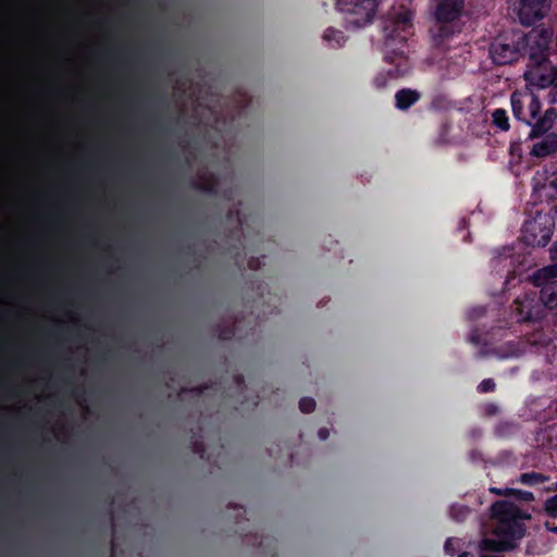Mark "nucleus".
Here are the masks:
<instances>
[{
  "label": "nucleus",
  "mask_w": 557,
  "mask_h": 557,
  "mask_svg": "<svg viewBox=\"0 0 557 557\" xmlns=\"http://www.w3.org/2000/svg\"><path fill=\"white\" fill-rule=\"evenodd\" d=\"M554 29L552 27H535L528 34L520 29L502 32L490 46V55L497 65H507L518 61L528 52L531 67V54L537 52L550 55Z\"/></svg>",
  "instance_id": "f257e3e1"
},
{
  "label": "nucleus",
  "mask_w": 557,
  "mask_h": 557,
  "mask_svg": "<svg viewBox=\"0 0 557 557\" xmlns=\"http://www.w3.org/2000/svg\"><path fill=\"white\" fill-rule=\"evenodd\" d=\"M491 516L495 521L493 536L480 542V557H500L499 553L515 549L525 535L523 520L530 518V515L508 500L495 502L491 507Z\"/></svg>",
  "instance_id": "f03ea898"
},
{
  "label": "nucleus",
  "mask_w": 557,
  "mask_h": 557,
  "mask_svg": "<svg viewBox=\"0 0 557 557\" xmlns=\"http://www.w3.org/2000/svg\"><path fill=\"white\" fill-rule=\"evenodd\" d=\"M527 83L544 94L541 96L548 104L557 103V70L549 55L537 52L531 54V67L524 73Z\"/></svg>",
  "instance_id": "7ed1b4c3"
},
{
  "label": "nucleus",
  "mask_w": 557,
  "mask_h": 557,
  "mask_svg": "<svg viewBox=\"0 0 557 557\" xmlns=\"http://www.w3.org/2000/svg\"><path fill=\"white\" fill-rule=\"evenodd\" d=\"M379 7L377 0H336V8L345 14L347 28H362L373 22Z\"/></svg>",
  "instance_id": "20e7f679"
},
{
  "label": "nucleus",
  "mask_w": 557,
  "mask_h": 557,
  "mask_svg": "<svg viewBox=\"0 0 557 557\" xmlns=\"http://www.w3.org/2000/svg\"><path fill=\"white\" fill-rule=\"evenodd\" d=\"M554 219L547 213L537 212L527 220L522 226V238L528 246L545 247L554 232Z\"/></svg>",
  "instance_id": "39448f33"
},
{
  "label": "nucleus",
  "mask_w": 557,
  "mask_h": 557,
  "mask_svg": "<svg viewBox=\"0 0 557 557\" xmlns=\"http://www.w3.org/2000/svg\"><path fill=\"white\" fill-rule=\"evenodd\" d=\"M534 286L541 287L539 300L548 309L557 307V263L536 270L531 276Z\"/></svg>",
  "instance_id": "423d86ee"
},
{
  "label": "nucleus",
  "mask_w": 557,
  "mask_h": 557,
  "mask_svg": "<svg viewBox=\"0 0 557 557\" xmlns=\"http://www.w3.org/2000/svg\"><path fill=\"white\" fill-rule=\"evenodd\" d=\"M518 259L519 256H515L512 247H504L502 250H497L491 260L492 270L500 277L505 276L504 285L506 289L517 278L516 264Z\"/></svg>",
  "instance_id": "0eeeda50"
},
{
  "label": "nucleus",
  "mask_w": 557,
  "mask_h": 557,
  "mask_svg": "<svg viewBox=\"0 0 557 557\" xmlns=\"http://www.w3.org/2000/svg\"><path fill=\"white\" fill-rule=\"evenodd\" d=\"M550 8V0H520L518 16L524 26L543 20Z\"/></svg>",
  "instance_id": "6e6552de"
},
{
  "label": "nucleus",
  "mask_w": 557,
  "mask_h": 557,
  "mask_svg": "<svg viewBox=\"0 0 557 557\" xmlns=\"http://www.w3.org/2000/svg\"><path fill=\"white\" fill-rule=\"evenodd\" d=\"M412 14L410 11H404L395 16L384 26L385 37L388 40L406 41L410 34Z\"/></svg>",
  "instance_id": "1a4fd4ad"
},
{
  "label": "nucleus",
  "mask_w": 557,
  "mask_h": 557,
  "mask_svg": "<svg viewBox=\"0 0 557 557\" xmlns=\"http://www.w3.org/2000/svg\"><path fill=\"white\" fill-rule=\"evenodd\" d=\"M465 0H437L434 17L437 23H450L458 20L463 10Z\"/></svg>",
  "instance_id": "9d476101"
},
{
  "label": "nucleus",
  "mask_w": 557,
  "mask_h": 557,
  "mask_svg": "<svg viewBox=\"0 0 557 557\" xmlns=\"http://www.w3.org/2000/svg\"><path fill=\"white\" fill-rule=\"evenodd\" d=\"M226 223L234 224L233 228L230 230L228 237L237 242L235 246L239 249L242 245V235L245 233V225L247 224V216L240 213V210L237 208L230 209L225 216Z\"/></svg>",
  "instance_id": "9b49d317"
},
{
  "label": "nucleus",
  "mask_w": 557,
  "mask_h": 557,
  "mask_svg": "<svg viewBox=\"0 0 557 557\" xmlns=\"http://www.w3.org/2000/svg\"><path fill=\"white\" fill-rule=\"evenodd\" d=\"M556 120L557 109L550 107L534 122L530 131L529 138L534 139L544 136L549 129H552Z\"/></svg>",
  "instance_id": "f8f14e48"
},
{
  "label": "nucleus",
  "mask_w": 557,
  "mask_h": 557,
  "mask_svg": "<svg viewBox=\"0 0 557 557\" xmlns=\"http://www.w3.org/2000/svg\"><path fill=\"white\" fill-rule=\"evenodd\" d=\"M190 188L202 191L208 195L218 196L220 178L215 173L209 172L201 175L198 180L190 181Z\"/></svg>",
  "instance_id": "ddd939ff"
},
{
  "label": "nucleus",
  "mask_w": 557,
  "mask_h": 557,
  "mask_svg": "<svg viewBox=\"0 0 557 557\" xmlns=\"http://www.w3.org/2000/svg\"><path fill=\"white\" fill-rule=\"evenodd\" d=\"M557 152V133H546L544 138L535 143L531 149V156L542 159Z\"/></svg>",
  "instance_id": "4468645a"
},
{
  "label": "nucleus",
  "mask_w": 557,
  "mask_h": 557,
  "mask_svg": "<svg viewBox=\"0 0 557 557\" xmlns=\"http://www.w3.org/2000/svg\"><path fill=\"white\" fill-rule=\"evenodd\" d=\"M240 535L244 537V542H246L248 545H252L262 549L264 554H269L272 557L277 555L276 540L270 539L269 536H263V534L259 535L258 532L251 536L250 533H244L243 531Z\"/></svg>",
  "instance_id": "2eb2a0df"
},
{
  "label": "nucleus",
  "mask_w": 557,
  "mask_h": 557,
  "mask_svg": "<svg viewBox=\"0 0 557 557\" xmlns=\"http://www.w3.org/2000/svg\"><path fill=\"white\" fill-rule=\"evenodd\" d=\"M536 301V293L525 294L523 298L518 297L515 300V310L519 320L534 321L536 318L533 313L534 304Z\"/></svg>",
  "instance_id": "dca6fc26"
},
{
  "label": "nucleus",
  "mask_w": 557,
  "mask_h": 557,
  "mask_svg": "<svg viewBox=\"0 0 557 557\" xmlns=\"http://www.w3.org/2000/svg\"><path fill=\"white\" fill-rule=\"evenodd\" d=\"M234 383L236 385L237 396L234 400L235 403V410H245L249 408H255L259 404V396L255 395L251 400L246 399L243 394L246 392V384L245 379L242 374H237L234 376Z\"/></svg>",
  "instance_id": "f3484780"
},
{
  "label": "nucleus",
  "mask_w": 557,
  "mask_h": 557,
  "mask_svg": "<svg viewBox=\"0 0 557 557\" xmlns=\"http://www.w3.org/2000/svg\"><path fill=\"white\" fill-rule=\"evenodd\" d=\"M421 98V94L411 88H401L395 94V106L397 109L405 111L417 103Z\"/></svg>",
  "instance_id": "a211bd4d"
},
{
  "label": "nucleus",
  "mask_w": 557,
  "mask_h": 557,
  "mask_svg": "<svg viewBox=\"0 0 557 557\" xmlns=\"http://www.w3.org/2000/svg\"><path fill=\"white\" fill-rule=\"evenodd\" d=\"M219 389L220 386L216 382H210L195 387H182L180 391V396L190 395L196 400H200L207 391H212L215 394L219 392Z\"/></svg>",
  "instance_id": "6ab92c4d"
},
{
  "label": "nucleus",
  "mask_w": 557,
  "mask_h": 557,
  "mask_svg": "<svg viewBox=\"0 0 557 557\" xmlns=\"http://www.w3.org/2000/svg\"><path fill=\"white\" fill-rule=\"evenodd\" d=\"M530 101L528 104V121L527 125L531 126L534 124V122L540 117L542 112V97L540 94L531 92L529 95Z\"/></svg>",
  "instance_id": "aec40b11"
},
{
  "label": "nucleus",
  "mask_w": 557,
  "mask_h": 557,
  "mask_svg": "<svg viewBox=\"0 0 557 557\" xmlns=\"http://www.w3.org/2000/svg\"><path fill=\"white\" fill-rule=\"evenodd\" d=\"M239 323L240 321L239 320H235L232 324L230 325H218L216 326V334H218V337L221 339V341H230V339H233V338H242V334L239 332Z\"/></svg>",
  "instance_id": "412c9836"
},
{
  "label": "nucleus",
  "mask_w": 557,
  "mask_h": 557,
  "mask_svg": "<svg viewBox=\"0 0 557 557\" xmlns=\"http://www.w3.org/2000/svg\"><path fill=\"white\" fill-rule=\"evenodd\" d=\"M510 102L513 116L527 124L528 113H524V102L521 94L513 92L510 97Z\"/></svg>",
  "instance_id": "4be33fe9"
},
{
  "label": "nucleus",
  "mask_w": 557,
  "mask_h": 557,
  "mask_svg": "<svg viewBox=\"0 0 557 557\" xmlns=\"http://www.w3.org/2000/svg\"><path fill=\"white\" fill-rule=\"evenodd\" d=\"M323 39L327 41L333 48H341L346 41V37L344 36L343 32L335 29L334 27H329L325 29Z\"/></svg>",
  "instance_id": "5701e85b"
},
{
  "label": "nucleus",
  "mask_w": 557,
  "mask_h": 557,
  "mask_svg": "<svg viewBox=\"0 0 557 557\" xmlns=\"http://www.w3.org/2000/svg\"><path fill=\"white\" fill-rule=\"evenodd\" d=\"M548 481V476L540 472L521 473L519 482L529 486H534Z\"/></svg>",
  "instance_id": "b1692460"
},
{
  "label": "nucleus",
  "mask_w": 557,
  "mask_h": 557,
  "mask_svg": "<svg viewBox=\"0 0 557 557\" xmlns=\"http://www.w3.org/2000/svg\"><path fill=\"white\" fill-rule=\"evenodd\" d=\"M492 122L496 127L504 132L508 131L510 127L507 112L504 109H496L493 111Z\"/></svg>",
  "instance_id": "393cba45"
},
{
  "label": "nucleus",
  "mask_w": 557,
  "mask_h": 557,
  "mask_svg": "<svg viewBox=\"0 0 557 557\" xmlns=\"http://www.w3.org/2000/svg\"><path fill=\"white\" fill-rule=\"evenodd\" d=\"M191 450L194 454L198 455L200 459L210 462V456L207 455V449L203 441L200 437H195L191 442Z\"/></svg>",
  "instance_id": "a878e982"
},
{
  "label": "nucleus",
  "mask_w": 557,
  "mask_h": 557,
  "mask_svg": "<svg viewBox=\"0 0 557 557\" xmlns=\"http://www.w3.org/2000/svg\"><path fill=\"white\" fill-rule=\"evenodd\" d=\"M397 72L398 70H389L387 72V75H385L384 73H379L374 79H373V84L374 86L377 88V89H382L384 87H386L387 85V78L391 77V78H395L397 76Z\"/></svg>",
  "instance_id": "bb28decb"
},
{
  "label": "nucleus",
  "mask_w": 557,
  "mask_h": 557,
  "mask_svg": "<svg viewBox=\"0 0 557 557\" xmlns=\"http://www.w3.org/2000/svg\"><path fill=\"white\" fill-rule=\"evenodd\" d=\"M469 513H470V510L466 506L453 505L450 507V516L456 521H463Z\"/></svg>",
  "instance_id": "cd10ccee"
},
{
  "label": "nucleus",
  "mask_w": 557,
  "mask_h": 557,
  "mask_svg": "<svg viewBox=\"0 0 557 557\" xmlns=\"http://www.w3.org/2000/svg\"><path fill=\"white\" fill-rule=\"evenodd\" d=\"M544 509L549 517L557 518V493L545 500Z\"/></svg>",
  "instance_id": "c85d7f7f"
},
{
  "label": "nucleus",
  "mask_w": 557,
  "mask_h": 557,
  "mask_svg": "<svg viewBox=\"0 0 557 557\" xmlns=\"http://www.w3.org/2000/svg\"><path fill=\"white\" fill-rule=\"evenodd\" d=\"M315 400L312 397H302L299 400V409L304 413H310L315 409Z\"/></svg>",
  "instance_id": "c756f323"
},
{
  "label": "nucleus",
  "mask_w": 557,
  "mask_h": 557,
  "mask_svg": "<svg viewBox=\"0 0 557 557\" xmlns=\"http://www.w3.org/2000/svg\"><path fill=\"white\" fill-rule=\"evenodd\" d=\"M496 388V384L493 379H484L479 385H478V392L481 394L485 393H492Z\"/></svg>",
  "instance_id": "7c9ffc66"
},
{
  "label": "nucleus",
  "mask_w": 557,
  "mask_h": 557,
  "mask_svg": "<svg viewBox=\"0 0 557 557\" xmlns=\"http://www.w3.org/2000/svg\"><path fill=\"white\" fill-rule=\"evenodd\" d=\"M264 258H265V256H262L261 258H259V257H250L248 259V262H247L248 268L250 270H259V269H261V265L263 264L261 259H264Z\"/></svg>",
  "instance_id": "2f4dec72"
},
{
  "label": "nucleus",
  "mask_w": 557,
  "mask_h": 557,
  "mask_svg": "<svg viewBox=\"0 0 557 557\" xmlns=\"http://www.w3.org/2000/svg\"><path fill=\"white\" fill-rule=\"evenodd\" d=\"M457 543V541L453 537H448L444 544V550L446 554H449V555H455L456 553V546L455 544Z\"/></svg>",
  "instance_id": "473e14b6"
},
{
  "label": "nucleus",
  "mask_w": 557,
  "mask_h": 557,
  "mask_svg": "<svg viewBox=\"0 0 557 557\" xmlns=\"http://www.w3.org/2000/svg\"><path fill=\"white\" fill-rule=\"evenodd\" d=\"M517 493L520 495V498L527 502L533 500L534 496L533 493L528 491H517Z\"/></svg>",
  "instance_id": "72a5a7b5"
},
{
  "label": "nucleus",
  "mask_w": 557,
  "mask_h": 557,
  "mask_svg": "<svg viewBox=\"0 0 557 557\" xmlns=\"http://www.w3.org/2000/svg\"><path fill=\"white\" fill-rule=\"evenodd\" d=\"M318 436L321 441H325L327 440V437L330 436V431L329 429L326 428H321L319 431H318Z\"/></svg>",
  "instance_id": "f704fd0d"
},
{
  "label": "nucleus",
  "mask_w": 557,
  "mask_h": 557,
  "mask_svg": "<svg viewBox=\"0 0 557 557\" xmlns=\"http://www.w3.org/2000/svg\"><path fill=\"white\" fill-rule=\"evenodd\" d=\"M268 289V285L267 284H263V283H259L258 286H257V295L259 297H263L265 292Z\"/></svg>",
  "instance_id": "c9c22d12"
},
{
  "label": "nucleus",
  "mask_w": 557,
  "mask_h": 557,
  "mask_svg": "<svg viewBox=\"0 0 557 557\" xmlns=\"http://www.w3.org/2000/svg\"><path fill=\"white\" fill-rule=\"evenodd\" d=\"M469 341L475 345L480 343V335L476 331H472L469 335Z\"/></svg>",
  "instance_id": "e433bc0d"
},
{
  "label": "nucleus",
  "mask_w": 557,
  "mask_h": 557,
  "mask_svg": "<svg viewBox=\"0 0 557 557\" xmlns=\"http://www.w3.org/2000/svg\"><path fill=\"white\" fill-rule=\"evenodd\" d=\"M221 196L225 200H232L233 199V189H225V190H223Z\"/></svg>",
  "instance_id": "4c0bfd02"
},
{
  "label": "nucleus",
  "mask_w": 557,
  "mask_h": 557,
  "mask_svg": "<svg viewBox=\"0 0 557 557\" xmlns=\"http://www.w3.org/2000/svg\"><path fill=\"white\" fill-rule=\"evenodd\" d=\"M545 528H546L547 531L557 534V525H555L554 523H550V522L547 521L545 523Z\"/></svg>",
  "instance_id": "58836bf2"
},
{
  "label": "nucleus",
  "mask_w": 557,
  "mask_h": 557,
  "mask_svg": "<svg viewBox=\"0 0 557 557\" xmlns=\"http://www.w3.org/2000/svg\"><path fill=\"white\" fill-rule=\"evenodd\" d=\"M480 457H481V453H480L479 450L473 449V450H471V451H470V458H471L472 460H476V459H479Z\"/></svg>",
  "instance_id": "ea45409f"
},
{
  "label": "nucleus",
  "mask_w": 557,
  "mask_h": 557,
  "mask_svg": "<svg viewBox=\"0 0 557 557\" xmlns=\"http://www.w3.org/2000/svg\"><path fill=\"white\" fill-rule=\"evenodd\" d=\"M552 259L557 260V242L554 243L550 249Z\"/></svg>",
  "instance_id": "a19ab883"
},
{
  "label": "nucleus",
  "mask_w": 557,
  "mask_h": 557,
  "mask_svg": "<svg viewBox=\"0 0 557 557\" xmlns=\"http://www.w3.org/2000/svg\"><path fill=\"white\" fill-rule=\"evenodd\" d=\"M467 227H468V221H467V219H466V218H462V219L459 221V226H458V228H459V230H465V228H467Z\"/></svg>",
  "instance_id": "79ce46f5"
},
{
  "label": "nucleus",
  "mask_w": 557,
  "mask_h": 557,
  "mask_svg": "<svg viewBox=\"0 0 557 557\" xmlns=\"http://www.w3.org/2000/svg\"><path fill=\"white\" fill-rule=\"evenodd\" d=\"M458 557H476V554L471 552H463Z\"/></svg>",
  "instance_id": "37998d69"
},
{
  "label": "nucleus",
  "mask_w": 557,
  "mask_h": 557,
  "mask_svg": "<svg viewBox=\"0 0 557 557\" xmlns=\"http://www.w3.org/2000/svg\"><path fill=\"white\" fill-rule=\"evenodd\" d=\"M233 508H234L235 510H237V511H238V515H240V516H242V515H244V513L246 512L245 508H244V507H242V506H234Z\"/></svg>",
  "instance_id": "c03bdc74"
},
{
  "label": "nucleus",
  "mask_w": 557,
  "mask_h": 557,
  "mask_svg": "<svg viewBox=\"0 0 557 557\" xmlns=\"http://www.w3.org/2000/svg\"><path fill=\"white\" fill-rule=\"evenodd\" d=\"M109 358H110V354H109V352H104V354H101V355L99 356V359H100V360H103V361H104V360H108Z\"/></svg>",
  "instance_id": "a18cd8bd"
},
{
  "label": "nucleus",
  "mask_w": 557,
  "mask_h": 557,
  "mask_svg": "<svg viewBox=\"0 0 557 557\" xmlns=\"http://www.w3.org/2000/svg\"><path fill=\"white\" fill-rule=\"evenodd\" d=\"M156 131H157L158 133H164V128H163V127H157V128H156Z\"/></svg>",
  "instance_id": "49530a36"
},
{
  "label": "nucleus",
  "mask_w": 557,
  "mask_h": 557,
  "mask_svg": "<svg viewBox=\"0 0 557 557\" xmlns=\"http://www.w3.org/2000/svg\"><path fill=\"white\" fill-rule=\"evenodd\" d=\"M49 335H55V336H58V335H62V333H52V332H49Z\"/></svg>",
  "instance_id": "de8ad7c7"
},
{
  "label": "nucleus",
  "mask_w": 557,
  "mask_h": 557,
  "mask_svg": "<svg viewBox=\"0 0 557 557\" xmlns=\"http://www.w3.org/2000/svg\"><path fill=\"white\" fill-rule=\"evenodd\" d=\"M111 550H112V555H113V554H114V550H115V545H114V543H112Z\"/></svg>",
  "instance_id": "09e8293b"
},
{
  "label": "nucleus",
  "mask_w": 557,
  "mask_h": 557,
  "mask_svg": "<svg viewBox=\"0 0 557 557\" xmlns=\"http://www.w3.org/2000/svg\"><path fill=\"white\" fill-rule=\"evenodd\" d=\"M484 313V309H480V314H483Z\"/></svg>",
  "instance_id": "8fccbe9b"
},
{
  "label": "nucleus",
  "mask_w": 557,
  "mask_h": 557,
  "mask_svg": "<svg viewBox=\"0 0 557 557\" xmlns=\"http://www.w3.org/2000/svg\"><path fill=\"white\" fill-rule=\"evenodd\" d=\"M500 429H502V426L499 425V426L497 428V430H496V431H497V433H499V432H500Z\"/></svg>",
  "instance_id": "3c124183"
},
{
  "label": "nucleus",
  "mask_w": 557,
  "mask_h": 557,
  "mask_svg": "<svg viewBox=\"0 0 557 557\" xmlns=\"http://www.w3.org/2000/svg\"><path fill=\"white\" fill-rule=\"evenodd\" d=\"M552 173H553V174H556V173H557V169H556V170H553V171H552Z\"/></svg>",
  "instance_id": "603ef678"
},
{
  "label": "nucleus",
  "mask_w": 557,
  "mask_h": 557,
  "mask_svg": "<svg viewBox=\"0 0 557 557\" xmlns=\"http://www.w3.org/2000/svg\"><path fill=\"white\" fill-rule=\"evenodd\" d=\"M554 488L557 490V482L555 483V487Z\"/></svg>",
  "instance_id": "864d4df0"
}]
</instances>
